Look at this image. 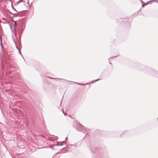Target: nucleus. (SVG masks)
I'll return each instance as SVG.
<instances>
[{
    "mask_svg": "<svg viewBox=\"0 0 158 158\" xmlns=\"http://www.w3.org/2000/svg\"><path fill=\"white\" fill-rule=\"evenodd\" d=\"M98 80H99V79H98V80H95V81H98Z\"/></svg>",
    "mask_w": 158,
    "mask_h": 158,
    "instance_id": "obj_2",
    "label": "nucleus"
},
{
    "mask_svg": "<svg viewBox=\"0 0 158 158\" xmlns=\"http://www.w3.org/2000/svg\"><path fill=\"white\" fill-rule=\"evenodd\" d=\"M14 23H15V24H16V22H15V21H14Z\"/></svg>",
    "mask_w": 158,
    "mask_h": 158,
    "instance_id": "obj_1",
    "label": "nucleus"
}]
</instances>
